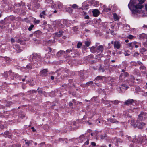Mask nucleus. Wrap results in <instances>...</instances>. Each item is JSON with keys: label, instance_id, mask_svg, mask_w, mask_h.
Segmentation results:
<instances>
[{"label": "nucleus", "instance_id": "1", "mask_svg": "<svg viewBox=\"0 0 147 147\" xmlns=\"http://www.w3.org/2000/svg\"><path fill=\"white\" fill-rule=\"evenodd\" d=\"M134 3L130 2L128 4V6L129 8L131 9V7L135 8L136 9H141L143 7V6L141 4L139 3L138 4L135 5Z\"/></svg>", "mask_w": 147, "mask_h": 147}, {"label": "nucleus", "instance_id": "2", "mask_svg": "<svg viewBox=\"0 0 147 147\" xmlns=\"http://www.w3.org/2000/svg\"><path fill=\"white\" fill-rule=\"evenodd\" d=\"M137 127H138V129H142L145 127L146 124L142 122H138V120L137 121Z\"/></svg>", "mask_w": 147, "mask_h": 147}, {"label": "nucleus", "instance_id": "3", "mask_svg": "<svg viewBox=\"0 0 147 147\" xmlns=\"http://www.w3.org/2000/svg\"><path fill=\"white\" fill-rule=\"evenodd\" d=\"M134 78L132 76H129V80H126L125 81H127L129 84V85H132L134 83Z\"/></svg>", "mask_w": 147, "mask_h": 147}, {"label": "nucleus", "instance_id": "4", "mask_svg": "<svg viewBox=\"0 0 147 147\" xmlns=\"http://www.w3.org/2000/svg\"><path fill=\"white\" fill-rule=\"evenodd\" d=\"M133 141L136 143H142L143 142L142 138L141 136H139L137 139H134Z\"/></svg>", "mask_w": 147, "mask_h": 147}, {"label": "nucleus", "instance_id": "5", "mask_svg": "<svg viewBox=\"0 0 147 147\" xmlns=\"http://www.w3.org/2000/svg\"><path fill=\"white\" fill-rule=\"evenodd\" d=\"M7 24L5 20H2L0 22V27L1 28H5Z\"/></svg>", "mask_w": 147, "mask_h": 147}, {"label": "nucleus", "instance_id": "6", "mask_svg": "<svg viewBox=\"0 0 147 147\" xmlns=\"http://www.w3.org/2000/svg\"><path fill=\"white\" fill-rule=\"evenodd\" d=\"M47 72L48 71L47 69H44L40 71V74L41 76H44L47 75Z\"/></svg>", "mask_w": 147, "mask_h": 147}, {"label": "nucleus", "instance_id": "7", "mask_svg": "<svg viewBox=\"0 0 147 147\" xmlns=\"http://www.w3.org/2000/svg\"><path fill=\"white\" fill-rule=\"evenodd\" d=\"M40 56L36 54H34L33 55H30V58H32L34 60V59L38 60L40 58Z\"/></svg>", "mask_w": 147, "mask_h": 147}, {"label": "nucleus", "instance_id": "8", "mask_svg": "<svg viewBox=\"0 0 147 147\" xmlns=\"http://www.w3.org/2000/svg\"><path fill=\"white\" fill-rule=\"evenodd\" d=\"M114 47L117 49H119L121 47V44L118 41H115L114 42Z\"/></svg>", "mask_w": 147, "mask_h": 147}, {"label": "nucleus", "instance_id": "9", "mask_svg": "<svg viewBox=\"0 0 147 147\" xmlns=\"http://www.w3.org/2000/svg\"><path fill=\"white\" fill-rule=\"evenodd\" d=\"M134 100L132 99H129L124 102V104L126 105H128L132 104L134 102Z\"/></svg>", "mask_w": 147, "mask_h": 147}, {"label": "nucleus", "instance_id": "10", "mask_svg": "<svg viewBox=\"0 0 147 147\" xmlns=\"http://www.w3.org/2000/svg\"><path fill=\"white\" fill-rule=\"evenodd\" d=\"M92 12L93 16L95 17H97L99 14V12L97 9H94L93 11Z\"/></svg>", "mask_w": 147, "mask_h": 147}, {"label": "nucleus", "instance_id": "11", "mask_svg": "<svg viewBox=\"0 0 147 147\" xmlns=\"http://www.w3.org/2000/svg\"><path fill=\"white\" fill-rule=\"evenodd\" d=\"M9 133L8 131H7L5 132L4 133V134H1L3 136H4V137L5 138L7 137H8L9 138H11V136L10 135H9Z\"/></svg>", "mask_w": 147, "mask_h": 147}, {"label": "nucleus", "instance_id": "12", "mask_svg": "<svg viewBox=\"0 0 147 147\" xmlns=\"http://www.w3.org/2000/svg\"><path fill=\"white\" fill-rule=\"evenodd\" d=\"M139 38L140 39H147V35L144 33H142L139 35Z\"/></svg>", "mask_w": 147, "mask_h": 147}, {"label": "nucleus", "instance_id": "13", "mask_svg": "<svg viewBox=\"0 0 147 147\" xmlns=\"http://www.w3.org/2000/svg\"><path fill=\"white\" fill-rule=\"evenodd\" d=\"M135 90V93L138 94L139 92H141L142 91L141 89L138 86L136 87Z\"/></svg>", "mask_w": 147, "mask_h": 147}, {"label": "nucleus", "instance_id": "14", "mask_svg": "<svg viewBox=\"0 0 147 147\" xmlns=\"http://www.w3.org/2000/svg\"><path fill=\"white\" fill-rule=\"evenodd\" d=\"M107 121H110L111 123H114L115 122H117L118 123V121H116V120L115 119L113 118H109L107 119Z\"/></svg>", "mask_w": 147, "mask_h": 147}, {"label": "nucleus", "instance_id": "15", "mask_svg": "<svg viewBox=\"0 0 147 147\" xmlns=\"http://www.w3.org/2000/svg\"><path fill=\"white\" fill-rule=\"evenodd\" d=\"M12 72L11 71H6L4 73V77L5 78H7L11 73Z\"/></svg>", "mask_w": 147, "mask_h": 147}, {"label": "nucleus", "instance_id": "16", "mask_svg": "<svg viewBox=\"0 0 147 147\" xmlns=\"http://www.w3.org/2000/svg\"><path fill=\"white\" fill-rule=\"evenodd\" d=\"M16 50L17 52L20 53L22 51L21 48L18 45H16Z\"/></svg>", "mask_w": 147, "mask_h": 147}, {"label": "nucleus", "instance_id": "17", "mask_svg": "<svg viewBox=\"0 0 147 147\" xmlns=\"http://www.w3.org/2000/svg\"><path fill=\"white\" fill-rule=\"evenodd\" d=\"M65 51H60L57 53V55L58 57H60L63 53H65Z\"/></svg>", "mask_w": 147, "mask_h": 147}, {"label": "nucleus", "instance_id": "18", "mask_svg": "<svg viewBox=\"0 0 147 147\" xmlns=\"http://www.w3.org/2000/svg\"><path fill=\"white\" fill-rule=\"evenodd\" d=\"M123 75V76L125 77H128V76H129L127 72H125L123 74H121V75L120 76V77H119L120 79H121L122 78V76H121Z\"/></svg>", "mask_w": 147, "mask_h": 147}, {"label": "nucleus", "instance_id": "19", "mask_svg": "<svg viewBox=\"0 0 147 147\" xmlns=\"http://www.w3.org/2000/svg\"><path fill=\"white\" fill-rule=\"evenodd\" d=\"M62 34V32L61 31H59L58 32L55 33L56 36L57 37H59L61 36Z\"/></svg>", "mask_w": 147, "mask_h": 147}, {"label": "nucleus", "instance_id": "20", "mask_svg": "<svg viewBox=\"0 0 147 147\" xmlns=\"http://www.w3.org/2000/svg\"><path fill=\"white\" fill-rule=\"evenodd\" d=\"M135 121L134 120H131V124L134 127V128H136L137 127V124H136L135 123Z\"/></svg>", "mask_w": 147, "mask_h": 147}, {"label": "nucleus", "instance_id": "21", "mask_svg": "<svg viewBox=\"0 0 147 147\" xmlns=\"http://www.w3.org/2000/svg\"><path fill=\"white\" fill-rule=\"evenodd\" d=\"M103 47L102 45H100L98 47L97 49L99 51H103Z\"/></svg>", "mask_w": 147, "mask_h": 147}, {"label": "nucleus", "instance_id": "22", "mask_svg": "<svg viewBox=\"0 0 147 147\" xmlns=\"http://www.w3.org/2000/svg\"><path fill=\"white\" fill-rule=\"evenodd\" d=\"M41 34V32L40 30H37L34 32V36H36L37 37H38V35H36V34L40 35Z\"/></svg>", "mask_w": 147, "mask_h": 147}, {"label": "nucleus", "instance_id": "23", "mask_svg": "<svg viewBox=\"0 0 147 147\" xmlns=\"http://www.w3.org/2000/svg\"><path fill=\"white\" fill-rule=\"evenodd\" d=\"M113 18L115 21H117L119 20V17L115 13L113 14Z\"/></svg>", "mask_w": 147, "mask_h": 147}, {"label": "nucleus", "instance_id": "24", "mask_svg": "<svg viewBox=\"0 0 147 147\" xmlns=\"http://www.w3.org/2000/svg\"><path fill=\"white\" fill-rule=\"evenodd\" d=\"M100 139L103 140L107 137V135L106 134H105L100 135Z\"/></svg>", "mask_w": 147, "mask_h": 147}, {"label": "nucleus", "instance_id": "25", "mask_svg": "<svg viewBox=\"0 0 147 147\" xmlns=\"http://www.w3.org/2000/svg\"><path fill=\"white\" fill-rule=\"evenodd\" d=\"M140 52L143 54L144 52L146 51L147 50L144 48H142L140 49Z\"/></svg>", "mask_w": 147, "mask_h": 147}, {"label": "nucleus", "instance_id": "26", "mask_svg": "<svg viewBox=\"0 0 147 147\" xmlns=\"http://www.w3.org/2000/svg\"><path fill=\"white\" fill-rule=\"evenodd\" d=\"M132 13L134 14H136L137 13H140V11L137 10V9H133L132 11Z\"/></svg>", "mask_w": 147, "mask_h": 147}, {"label": "nucleus", "instance_id": "27", "mask_svg": "<svg viewBox=\"0 0 147 147\" xmlns=\"http://www.w3.org/2000/svg\"><path fill=\"white\" fill-rule=\"evenodd\" d=\"M121 86L122 87H120V90H121L122 88L124 89L125 90H126L128 88V86H125V84H122L121 85Z\"/></svg>", "mask_w": 147, "mask_h": 147}, {"label": "nucleus", "instance_id": "28", "mask_svg": "<svg viewBox=\"0 0 147 147\" xmlns=\"http://www.w3.org/2000/svg\"><path fill=\"white\" fill-rule=\"evenodd\" d=\"M33 141L32 140H30L28 141L25 143V144L26 146H29L30 144H32Z\"/></svg>", "mask_w": 147, "mask_h": 147}, {"label": "nucleus", "instance_id": "29", "mask_svg": "<svg viewBox=\"0 0 147 147\" xmlns=\"http://www.w3.org/2000/svg\"><path fill=\"white\" fill-rule=\"evenodd\" d=\"M84 43L87 47H88L90 45V41H85Z\"/></svg>", "mask_w": 147, "mask_h": 147}, {"label": "nucleus", "instance_id": "30", "mask_svg": "<svg viewBox=\"0 0 147 147\" xmlns=\"http://www.w3.org/2000/svg\"><path fill=\"white\" fill-rule=\"evenodd\" d=\"M53 42L51 40H49V41H46V44L47 45H49V44H51Z\"/></svg>", "mask_w": 147, "mask_h": 147}, {"label": "nucleus", "instance_id": "31", "mask_svg": "<svg viewBox=\"0 0 147 147\" xmlns=\"http://www.w3.org/2000/svg\"><path fill=\"white\" fill-rule=\"evenodd\" d=\"M45 11H43L40 14V17L42 18H44V15L45 14Z\"/></svg>", "mask_w": 147, "mask_h": 147}, {"label": "nucleus", "instance_id": "32", "mask_svg": "<svg viewBox=\"0 0 147 147\" xmlns=\"http://www.w3.org/2000/svg\"><path fill=\"white\" fill-rule=\"evenodd\" d=\"M93 83V82L92 81H90L87 82L86 83V86H88L90 85H91Z\"/></svg>", "mask_w": 147, "mask_h": 147}, {"label": "nucleus", "instance_id": "33", "mask_svg": "<svg viewBox=\"0 0 147 147\" xmlns=\"http://www.w3.org/2000/svg\"><path fill=\"white\" fill-rule=\"evenodd\" d=\"M103 77L100 76H97L95 80H99L102 79L103 78Z\"/></svg>", "mask_w": 147, "mask_h": 147}, {"label": "nucleus", "instance_id": "34", "mask_svg": "<svg viewBox=\"0 0 147 147\" xmlns=\"http://www.w3.org/2000/svg\"><path fill=\"white\" fill-rule=\"evenodd\" d=\"M139 69L140 70H142V71L143 70H145L146 69V67L144 65H142V66H140V67Z\"/></svg>", "mask_w": 147, "mask_h": 147}, {"label": "nucleus", "instance_id": "35", "mask_svg": "<svg viewBox=\"0 0 147 147\" xmlns=\"http://www.w3.org/2000/svg\"><path fill=\"white\" fill-rule=\"evenodd\" d=\"M127 45H128V47L129 49H133V47L131 43H128L127 44Z\"/></svg>", "mask_w": 147, "mask_h": 147}, {"label": "nucleus", "instance_id": "36", "mask_svg": "<svg viewBox=\"0 0 147 147\" xmlns=\"http://www.w3.org/2000/svg\"><path fill=\"white\" fill-rule=\"evenodd\" d=\"M82 44L81 42H78L77 45V48H80Z\"/></svg>", "mask_w": 147, "mask_h": 147}, {"label": "nucleus", "instance_id": "37", "mask_svg": "<svg viewBox=\"0 0 147 147\" xmlns=\"http://www.w3.org/2000/svg\"><path fill=\"white\" fill-rule=\"evenodd\" d=\"M144 117L143 116L139 114L138 115V119L139 120L142 121L143 119V118Z\"/></svg>", "mask_w": 147, "mask_h": 147}, {"label": "nucleus", "instance_id": "38", "mask_svg": "<svg viewBox=\"0 0 147 147\" xmlns=\"http://www.w3.org/2000/svg\"><path fill=\"white\" fill-rule=\"evenodd\" d=\"M72 7L74 9H77L78 7V6L76 4H74L72 5Z\"/></svg>", "mask_w": 147, "mask_h": 147}, {"label": "nucleus", "instance_id": "39", "mask_svg": "<svg viewBox=\"0 0 147 147\" xmlns=\"http://www.w3.org/2000/svg\"><path fill=\"white\" fill-rule=\"evenodd\" d=\"M34 25L33 24L31 25L30 27L28 28V30L29 31H31L32 30V28L34 27Z\"/></svg>", "mask_w": 147, "mask_h": 147}, {"label": "nucleus", "instance_id": "40", "mask_svg": "<svg viewBox=\"0 0 147 147\" xmlns=\"http://www.w3.org/2000/svg\"><path fill=\"white\" fill-rule=\"evenodd\" d=\"M40 22V21L39 20H37L35 19L34 20V22L36 24H38Z\"/></svg>", "mask_w": 147, "mask_h": 147}, {"label": "nucleus", "instance_id": "41", "mask_svg": "<svg viewBox=\"0 0 147 147\" xmlns=\"http://www.w3.org/2000/svg\"><path fill=\"white\" fill-rule=\"evenodd\" d=\"M139 55V53L138 52H136L134 54L133 56L134 57H137Z\"/></svg>", "mask_w": 147, "mask_h": 147}, {"label": "nucleus", "instance_id": "42", "mask_svg": "<svg viewBox=\"0 0 147 147\" xmlns=\"http://www.w3.org/2000/svg\"><path fill=\"white\" fill-rule=\"evenodd\" d=\"M95 47H92L91 48L90 50L92 53H94L95 52V51H94V50L95 49Z\"/></svg>", "mask_w": 147, "mask_h": 147}, {"label": "nucleus", "instance_id": "43", "mask_svg": "<svg viewBox=\"0 0 147 147\" xmlns=\"http://www.w3.org/2000/svg\"><path fill=\"white\" fill-rule=\"evenodd\" d=\"M134 36L131 35H130L129 36L128 38L130 39H132L133 38Z\"/></svg>", "mask_w": 147, "mask_h": 147}, {"label": "nucleus", "instance_id": "44", "mask_svg": "<svg viewBox=\"0 0 147 147\" xmlns=\"http://www.w3.org/2000/svg\"><path fill=\"white\" fill-rule=\"evenodd\" d=\"M72 50L69 49L68 50H67L66 51V53H69L70 52H72Z\"/></svg>", "mask_w": 147, "mask_h": 147}, {"label": "nucleus", "instance_id": "45", "mask_svg": "<svg viewBox=\"0 0 147 147\" xmlns=\"http://www.w3.org/2000/svg\"><path fill=\"white\" fill-rule=\"evenodd\" d=\"M99 70L100 71H101L102 72H104L105 71L104 69L102 68L101 66L100 67Z\"/></svg>", "mask_w": 147, "mask_h": 147}, {"label": "nucleus", "instance_id": "46", "mask_svg": "<svg viewBox=\"0 0 147 147\" xmlns=\"http://www.w3.org/2000/svg\"><path fill=\"white\" fill-rule=\"evenodd\" d=\"M119 102V101L117 100H115L114 102L113 103L115 105L117 104Z\"/></svg>", "mask_w": 147, "mask_h": 147}, {"label": "nucleus", "instance_id": "47", "mask_svg": "<svg viewBox=\"0 0 147 147\" xmlns=\"http://www.w3.org/2000/svg\"><path fill=\"white\" fill-rule=\"evenodd\" d=\"M26 67H27V68H28V69H32V67L30 65H27L26 66Z\"/></svg>", "mask_w": 147, "mask_h": 147}, {"label": "nucleus", "instance_id": "48", "mask_svg": "<svg viewBox=\"0 0 147 147\" xmlns=\"http://www.w3.org/2000/svg\"><path fill=\"white\" fill-rule=\"evenodd\" d=\"M34 61V59H33L32 58H31L30 57V58L29 59V61L31 63H32V62Z\"/></svg>", "mask_w": 147, "mask_h": 147}, {"label": "nucleus", "instance_id": "49", "mask_svg": "<svg viewBox=\"0 0 147 147\" xmlns=\"http://www.w3.org/2000/svg\"><path fill=\"white\" fill-rule=\"evenodd\" d=\"M137 63H138V64H139L141 66H142L143 65V63L139 61H137Z\"/></svg>", "mask_w": 147, "mask_h": 147}, {"label": "nucleus", "instance_id": "50", "mask_svg": "<svg viewBox=\"0 0 147 147\" xmlns=\"http://www.w3.org/2000/svg\"><path fill=\"white\" fill-rule=\"evenodd\" d=\"M140 115H142V116H143L144 117V116H145V115L146 113H144V112H141L140 114Z\"/></svg>", "mask_w": 147, "mask_h": 147}, {"label": "nucleus", "instance_id": "51", "mask_svg": "<svg viewBox=\"0 0 147 147\" xmlns=\"http://www.w3.org/2000/svg\"><path fill=\"white\" fill-rule=\"evenodd\" d=\"M69 10H67L68 12L69 13H71L72 12V9L70 8H69Z\"/></svg>", "mask_w": 147, "mask_h": 147}, {"label": "nucleus", "instance_id": "52", "mask_svg": "<svg viewBox=\"0 0 147 147\" xmlns=\"http://www.w3.org/2000/svg\"><path fill=\"white\" fill-rule=\"evenodd\" d=\"M140 4L143 3L144 1V0H138Z\"/></svg>", "mask_w": 147, "mask_h": 147}, {"label": "nucleus", "instance_id": "53", "mask_svg": "<svg viewBox=\"0 0 147 147\" xmlns=\"http://www.w3.org/2000/svg\"><path fill=\"white\" fill-rule=\"evenodd\" d=\"M91 144L94 146H95L96 145V144L94 142H92L91 143Z\"/></svg>", "mask_w": 147, "mask_h": 147}, {"label": "nucleus", "instance_id": "54", "mask_svg": "<svg viewBox=\"0 0 147 147\" xmlns=\"http://www.w3.org/2000/svg\"><path fill=\"white\" fill-rule=\"evenodd\" d=\"M11 43H14V42H15L14 39L13 38H11Z\"/></svg>", "mask_w": 147, "mask_h": 147}, {"label": "nucleus", "instance_id": "55", "mask_svg": "<svg viewBox=\"0 0 147 147\" xmlns=\"http://www.w3.org/2000/svg\"><path fill=\"white\" fill-rule=\"evenodd\" d=\"M15 19V17L14 16H12L10 18V19L11 20H14Z\"/></svg>", "mask_w": 147, "mask_h": 147}, {"label": "nucleus", "instance_id": "56", "mask_svg": "<svg viewBox=\"0 0 147 147\" xmlns=\"http://www.w3.org/2000/svg\"><path fill=\"white\" fill-rule=\"evenodd\" d=\"M69 106L71 107L73 105V104L71 102H70L69 103Z\"/></svg>", "mask_w": 147, "mask_h": 147}, {"label": "nucleus", "instance_id": "57", "mask_svg": "<svg viewBox=\"0 0 147 147\" xmlns=\"http://www.w3.org/2000/svg\"><path fill=\"white\" fill-rule=\"evenodd\" d=\"M141 71H142V72L143 74H146V69H145V70H142Z\"/></svg>", "mask_w": 147, "mask_h": 147}, {"label": "nucleus", "instance_id": "58", "mask_svg": "<svg viewBox=\"0 0 147 147\" xmlns=\"http://www.w3.org/2000/svg\"><path fill=\"white\" fill-rule=\"evenodd\" d=\"M131 43L132 47H133L134 46H135V45L136 44V42H131Z\"/></svg>", "mask_w": 147, "mask_h": 147}, {"label": "nucleus", "instance_id": "59", "mask_svg": "<svg viewBox=\"0 0 147 147\" xmlns=\"http://www.w3.org/2000/svg\"><path fill=\"white\" fill-rule=\"evenodd\" d=\"M143 28L144 29H145V28H147V25H144L143 26Z\"/></svg>", "mask_w": 147, "mask_h": 147}, {"label": "nucleus", "instance_id": "60", "mask_svg": "<svg viewBox=\"0 0 147 147\" xmlns=\"http://www.w3.org/2000/svg\"><path fill=\"white\" fill-rule=\"evenodd\" d=\"M124 54L125 56H129L130 55L127 52H125L124 53Z\"/></svg>", "mask_w": 147, "mask_h": 147}, {"label": "nucleus", "instance_id": "61", "mask_svg": "<svg viewBox=\"0 0 147 147\" xmlns=\"http://www.w3.org/2000/svg\"><path fill=\"white\" fill-rule=\"evenodd\" d=\"M89 144V141L88 140L87 141H86L85 142V144L86 145H88Z\"/></svg>", "mask_w": 147, "mask_h": 147}, {"label": "nucleus", "instance_id": "62", "mask_svg": "<svg viewBox=\"0 0 147 147\" xmlns=\"http://www.w3.org/2000/svg\"><path fill=\"white\" fill-rule=\"evenodd\" d=\"M85 18L86 19H88L89 18V16L88 15L86 16L85 17Z\"/></svg>", "mask_w": 147, "mask_h": 147}, {"label": "nucleus", "instance_id": "63", "mask_svg": "<svg viewBox=\"0 0 147 147\" xmlns=\"http://www.w3.org/2000/svg\"><path fill=\"white\" fill-rule=\"evenodd\" d=\"M49 51L50 52H51L52 51V49L49 47H48Z\"/></svg>", "mask_w": 147, "mask_h": 147}, {"label": "nucleus", "instance_id": "64", "mask_svg": "<svg viewBox=\"0 0 147 147\" xmlns=\"http://www.w3.org/2000/svg\"><path fill=\"white\" fill-rule=\"evenodd\" d=\"M22 42V40L20 39H18L17 40V42L18 43H20Z\"/></svg>", "mask_w": 147, "mask_h": 147}]
</instances>
